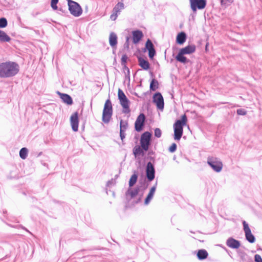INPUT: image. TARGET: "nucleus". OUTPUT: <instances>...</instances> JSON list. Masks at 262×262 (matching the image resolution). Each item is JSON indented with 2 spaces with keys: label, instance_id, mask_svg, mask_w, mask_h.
Wrapping results in <instances>:
<instances>
[{
  "label": "nucleus",
  "instance_id": "nucleus-18",
  "mask_svg": "<svg viewBox=\"0 0 262 262\" xmlns=\"http://www.w3.org/2000/svg\"><path fill=\"white\" fill-rule=\"evenodd\" d=\"M156 189V186H154L152 187L145 200V204L147 205L149 204L150 201L152 200L154 195L155 194V191Z\"/></svg>",
  "mask_w": 262,
  "mask_h": 262
},
{
  "label": "nucleus",
  "instance_id": "nucleus-8",
  "mask_svg": "<svg viewBox=\"0 0 262 262\" xmlns=\"http://www.w3.org/2000/svg\"><path fill=\"white\" fill-rule=\"evenodd\" d=\"M151 134L149 132H145L141 137L140 143L142 149L146 151L150 145Z\"/></svg>",
  "mask_w": 262,
  "mask_h": 262
},
{
  "label": "nucleus",
  "instance_id": "nucleus-10",
  "mask_svg": "<svg viewBox=\"0 0 262 262\" xmlns=\"http://www.w3.org/2000/svg\"><path fill=\"white\" fill-rule=\"evenodd\" d=\"M153 102L156 104L157 108L160 110L164 108V103L162 95L160 93H156L153 96Z\"/></svg>",
  "mask_w": 262,
  "mask_h": 262
},
{
  "label": "nucleus",
  "instance_id": "nucleus-41",
  "mask_svg": "<svg viewBox=\"0 0 262 262\" xmlns=\"http://www.w3.org/2000/svg\"><path fill=\"white\" fill-rule=\"evenodd\" d=\"M120 138H121V139L122 140V141L123 140V139L125 138V132H123V131H120Z\"/></svg>",
  "mask_w": 262,
  "mask_h": 262
},
{
  "label": "nucleus",
  "instance_id": "nucleus-19",
  "mask_svg": "<svg viewBox=\"0 0 262 262\" xmlns=\"http://www.w3.org/2000/svg\"><path fill=\"white\" fill-rule=\"evenodd\" d=\"M109 43L112 47L116 46L117 44V36L114 32H111L110 34Z\"/></svg>",
  "mask_w": 262,
  "mask_h": 262
},
{
  "label": "nucleus",
  "instance_id": "nucleus-26",
  "mask_svg": "<svg viewBox=\"0 0 262 262\" xmlns=\"http://www.w3.org/2000/svg\"><path fill=\"white\" fill-rule=\"evenodd\" d=\"M124 8V4L123 3L119 2L114 8L113 12H116L117 13H120L121 10Z\"/></svg>",
  "mask_w": 262,
  "mask_h": 262
},
{
  "label": "nucleus",
  "instance_id": "nucleus-5",
  "mask_svg": "<svg viewBox=\"0 0 262 262\" xmlns=\"http://www.w3.org/2000/svg\"><path fill=\"white\" fill-rule=\"evenodd\" d=\"M118 96L120 103L123 107V112L124 113H129V101L124 92L120 89L118 90Z\"/></svg>",
  "mask_w": 262,
  "mask_h": 262
},
{
  "label": "nucleus",
  "instance_id": "nucleus-22",
  "mask_svg": "<svg viewBox=\"0 0 262 262\" xmlns=\"http://www.w3.org/2000/svg\"><path fill=\"white\" fill-rule=\"evenodd\" d=\"M186 39V34L182 32L179 33L177 37V42L179 44H183L185 41Z\"/></svg>",
  "mask_w": 262,
  "mask_h": 262
},
{
  "label": "nucleus",
  "instance_id": "nucleus-38",
  "mask_svg": "<svg viewBox=\"0 0 262 262\" xmlns=\"http://www.w3.org/2000/svg\"><path fill=\"white\" fill-rule=\"evenodd\" d=\"M255 261L256 262H262V258L260 255L256 254L254 256Z\"/></svg>",
  "mask_w": 262,
  "mask_h": 262
},
{
  "label": "nucleus",
  "instance_id": "nucleus-42",
  "mask_svg": "<svg viewBox=\"0 0 262 262\" xmlns=\"http://www.w3.org/2000/svg\"><path fill=\"white\" fill-rule=\"evenodd\" d=\"M208 46H209V43H207L206 45V47H205V49H206V51L207 50V48H208Z\"/></svg>",
  "mask_w": 262,
  "mask_h": 262
},
{
  "label": "nucleus",
  "instance_id": "nucleus-36",
  "mask_svg": "<svg viewBox=\"0 0 262 262\" xmlns=\"http://www.w3.org/2000/svg\"><path fill=\"white\" fill-rule=\"evenodd\" d=\"M155 136L157 137V138H160L161 136V130L157 128L155 130Z\"/></svg>",
  "mask_w": 262,
  "mask_h": 262
},
{
  "label": "nucleus",
  "instance_id": "nucleus-27",
  "mask_svg": "<svg viewBox=\"0 0 262 262\" xmlns=\"http://www.w3.org/2000/svg\"><path fill=\"white\" fill-rule=\"evenodd\" d=\"M138 175L136 173H134L132 177H130L129 181V187H132L133 185L135 184L137 181Z\"/></svg>",
  "mask_w": 262,
  "mask_h": 262
},
{
  "label": "nucleus",
  "instance_id": "nucleus-34",
  "mask_svg": "<svg viewBox=\"0 0 262 262\" xmlns=\"http://www.w3.org/2000/svg\"><path fill=\"white\" fill-rule=\"evenodd\" d=\"M58 2V0H51V6L54 10L57 9V4Z\"/></svg>",
  "mask_w": 262,
  "mask_h": 262
},
{
  "label": "nucleus",
  "instance_id": "nucleus-9",
  "mask_svg": "<svg viewBox=\"0 0 262 262\" xmlns=\"http://www.w3.org/2000/svg\"><path fill=\"white\" fill-rule=\"evenodd\" d=\"M190 7L193 12H196L197 9H203L206 5V0H195L191 3Z\"/></svg>",
  "mask_w": 262,
  "mask_h": 262
},
{
  "label": "nucleus",
  "instance_id": "nucleus-11",
  "mask_svg": "<svg viewBox=\"0 0 262 262\" xmlns=\"http://www.w3.org/2000/svg\"><path fill=\"white\" fill-rule=\"evenodd\" d=\"M243 224L246 239L250 243H254L255 238L254 235L252 234L251 231L249 227L248 224L246 222V221H243Z\"/></svg>",
  "mask_w": 262,
  "mask_h": 262
},
{
  "label": "nucleus",
  "instance_id": "nucleus-37",
  "mask_svg": "<svg viewBox=\"0 0 262 262\" xmlns=\"http://www.w3.org/2000/svg\"><path fill=\"white\" fill-rule=\"evenodd\" d=\"M128 57L127 55H123L121 57V62L122 64H125L127 61Z\"/></svg>",
  "mask_w": 262,
  "mask_h": 262
},
{
  "label": "nucleus",
  "instance_id": "nucleus-6",
  "mask_svg": "<svg viewBox=\"0 0 262 262\" xmlns=\"http://www.w3.org/2000/svg\"><path fill=\"white\" fill-rule=\"evenodd\" d=\"M207 164L215 172H219L223 168V163L217 158L209 157L207 158Z\"/></svg>",
  "mask_w": 262,
  "mask_h": 262
},
{
  "label": "nucleus",
  "instance_id": "nucleus-33",
  "mask_svg": "<svg viewBox=\"0 0 262 262\" xmlns=\"http://www.w3.org/2000/svg\"><path fill=\"white\" fill-rule=\"evenodd\" d=\"M8 25L6 18L4 17L0 18V28H4Z\"/></svg>",
  "mask_w": 262,
  "mask_h": 262
},
{
  "label": "nucleus",
  "instance_id": "nucleus-39",
  "mask_svg": "<svg viewBox=\"0 0 262 262\" xmlns=\"http://www.w3.org/2000/svg\"><path fill=\"white\" fill-rule=\"evenodd\" d=\"M118 14V13H117L116 12H113V14H111V15L110 16V18L112 20H115L117 19V18Z\"/></svg>",
  "mask_w": 262,
  "mask_h": 262
},
{
  "label": "nucleus",
  "instance_id": "nucleus-25",
  "mask_svg": "<svg viewBox=\"0 0 262 262\" xmlns=\"http://www.w3.org/2000/svg\"><path fill=\"white\" fill-rule=\"evenodd\" d=\"M139 192V189L136 188L134 189H129L126 193L127 195H129L132 198L135 197L137 195Z\"/></svg>",
  "mask_w": 262,
  "mask_h": 262
},
{
  "label": "nucleus",
  "instance_id": "nucleus-23",
  "mask_svg": "<svg viewBox=\"0 0 262 262\" xmlns=\"http://www.w3.org/2000/svg\"><path fill=\"white\" fill-rule=\"evenodd\" d=\"M11 38L3 31L0 30V41L9 42Z\"/></svg>",
  "mask_w": 262,
  "mask_h": 262
},
{
  "label": "nucleus",
  "instance_id": "nucleus-31",
  "mask_svg": "<svg viewBox=\"0 0 262 262\" xmlns=\"http://www.w3.org/2000/svg\"><path fill=\"white\" fill-rule=\"evenodd\" d=\"M143 150L142 148H141L139 146H136L133 150V153L135 156L136 157L138 155L143 154Z\"/></svg>",
  "mask_w": 262,
  "mask_h": 262
},
{
  "label": "nucleus",
  "instance_id": "nucleus-4",
  "mask_svg": "<svg viewBox=\"0 0 262 262\" xmlns=\"http://www.w3.org/2000/svg\"><path fill=\"white\" fill-rule=\"evenodd\" d=\"M113 115V107L111 100L108 99L106 100L102 113V121L108 123Z\"/></svg>",
  "mask_w": 262,
  "mask_h": 262
},
{
  "label": "nucleus",
  "instance_id": "nucleus-13",
  "mask_svg": "<svg viewBox=\"0 0 262 262\" xmlns=\"http://www.w3.org/2000/svg\"><path fill=\"white\" fill-rule=\"evenodd\" d=\"M145 120V117L143 114H140L138 116L135 123V127L136 131L140 132L142 129Z\"/></svg>",
  "mask_w": 262,
  "mask_h": 262
},
{
  "label": "nucleus",
  "instance_id": "nucleus-40",
  "mask_svg": "<svg viewBox=\"0 0 262 262\" xmlns=\"http://www.w3.org/2000/svg\"><path fill=\"white\" fill-rule=\"evenodd\" d=\"M237 114L239 115H245L246 114V112L243 109H238L237 110Z\"/></svg>",
  "mask_w": 262,
  "mask_h": 262
},
{
  "label": "nucleus",
  "instance_id": "nucleus-17",
  "mask_svg": "<svg viewBox=\"0 0 262 262\" xmlns=\"http://www.w3.org/2000/svg\"><path fill=\"white\" fill-rule=\"evenodd\" d=\"M132 34L133 41L135 44L138 43L143 37L142 32L139 30L133 31Z\"/></svg>",
  "mask_w": 262,
  "mask_h": 262
},
{
  "label": "nucleus",
  "instance_id": "nucleus-29",
  "mask_svg": "<svg viewBox=\"0 0 262 262\" xmlns=\"http://www.w3.org/2000/svg\"><path fill=\"white\" fill-rule=\"evenodd\" d=\"M128 127L127 121L121 120L120 122V130L125 132Z\"/></svg>",
  "mask_w": 262,
  "mask_h": 262
},
{
  "label": "nucleus",
  "instance_id": "nucleus-7",
  "mask_svg": "<svg viewBox=\"0 0 262 262\" xmlns=\"http://www.w3.org/2000/svg\"><path fill=\"white\" fill-rule=\"evenodd\" d=\"M69 10L72 15L75 17L79 16L82 13L80 6L76 2L68 0Z\"/></svg>",
  "mask_w": 262,
  "mask_h": 262
},
{
  "label": "nucleus",
  "instance_id": "nucleus-28",
  "mask_svg": "<svg viewBox=\"0 0 262 262\" xmlns=\"http://www.w3.org/2000/svg\"><path fill=\"white\" fill-rule=\"evenodd\" d=\"M28 150L27 148L23 147L19 151V156L23 159H26Z\"/></svg>",
  "mask_w": 262,
  "mask_h": 262
},
{
  "label": "nucleus",
  "instance_id": "nucleus-2",
  "mask_svg": "<svg viewBox=\"0 0 262 262\" xmlns=\"http://www.w3.org/2000/svg\"><path fill=\"white\" fill-rule=\"evenodd\" d=\"M195 51V46L194 45H189L185 48L180 50L179 52L176 57V59L179 62L182 63H186L189 62L184 55L190 54L194 53Z\"/></svg>",
  "mask_w": 262,
  "mask_h": 262
},
{
  "label": "nucleus",
  "instance_id": "nucleus-35",
  "mask_svg": "<svg viewBox=\"0 0 262 262\" xmlns=\"http://www.w3.org/2000/svg\"><path fill=\"white\" fill-rule=\"evenodd\" d=\"M177 145L176 143H172L169 148V151L170 152H173L176 150Z\"/></svg>",
  "mask_w": 262,
  "mask_h": 262
},
{
  "label": "nucleus",
  "instance_id": "nucleus-12",
  "mask_svg": "<svg viewBox=\"0 0 262 262\" xmlns=\"http://www.w3.org/2000/svg\"><path fill=\"white\" fill-rule=\"evenodd\" d=\"M146 177L149 181H151L155 178V170L153 164L149 162L147 164L146 168Z\"/></svg>",
  "mask_w": 262,
  "mask_h": 262
},
{
  "label": "nucleus",
  "instance_id": "nucleus-15",
  "mask_svg": "<svg viewBox=\"0 0 262 262\" xmlns=\"http://www.w3.org/2000/svg\"><path fill=\"white\" fill-rule=\"evenodd\" d=\"M146 49L148 51V56L150 58L152 59L155 55L156 51L154 47V45L150 40L148 39L145 45Z\"/></svg>",
  "mask_w": 262,
  "mask_h": 262
},
{
  "label": "nucleus",
  "instance_id": "nucleus-32",
  "mask_svg": "<svg viewBox=\"0 0 262 262\" xmlns=\"http://www.w3.org/2000/svg\"><path fill=\"white\" fill-rule=\"evenodd\" d=\"M233 2L234 0H221V5L224 8H226Z\"/></svg>",
  "mask_w": 262,
  "mask_h": 262
},
{
  "label": "nucleus",
  "instance_id": "nucleus-16",
  "mask_svg": "<svg viewBox=\"0 0 262 262\" xmlns=\"http://www.w3.org/2000/svg\"><path fill=\"white\" fill-rule=\"evenodd\" d=\"M226 244L228 247L233 249H237L240 247L241 245L238 241L236 240L232 237L229 238L227 239Z\"/></svg>",
  "mask_w": 262,
  "mask_h": 262
},
{
  "label": "nucleus",
  "instance_id": "nucleus-21",
  "mask_svg": "<svg viewBox=\"0 0 262 262\" xmlns=\"http://www.w3.org/2000/svg\"><path fill=\"white\" fill-rule=\"evenodd\" d=\"M62 100L66 104L71 105L73 103L72 98L68 94L59 93Z\"/></svg>",
  "mask_w": 262,
  "mask_h": 262
},
{
  "label": "nucleus",
  "instance_id": "nucleus-30",
  "mask_svg": "<svg viewBox=\"0 0 262 262\" xmlns=\"http://www.w3.org/2000/svg\"><path fill=\"white\" fill-rule=\"evenodd\" d=\"M158 88V82L155 79H152L150 84V89L151 91H155Z\"/></svg>",
  "mask_w": 262,
  "mask_h": 262
},
{
  "label": "nucleus",
  "instance_id": "nucleus-14",
  "mask_svg": "<svg viewBox=\"0 0 262 262\" xmlns=\"http://www.w3.org/2000/svg\"><path fill=\"white\" fill-rule=\"evenodd\" d=\"M78 114L77 112H75L70 117V122L72 126V129L74 132H77L78 129Z\"/></svg>",
  "mask_w": 262,
  "mask_h": 262
},
{
  "label": "nucleus",
  "instance_id": "nucleus-1",
  "mask_svg": "<svg viewBox=\"0 0 262 262\" xmlns=\"http://www.w3.org/2000/svg\"><path fill=\"white\" fill-rule=\"evenodd\" d=\"M19 71V66L15 62L7 61L0 63V77L9 78L16 75Z\"/></svg>",
  "mask_w": 262,
  "mask_h": 262
},
{
  "label": "nucleus",
  "instance_id": "nucleus-24",
  "mask_svg": "<svg viewBox=\"0 0 262 262\" xmlns=\"http://www.w3.org/2000/svg\"><path fill=\"white\" fill-rule=\"evenodd\" d=\"M208 254L206 250L202 249L198 251L197 256L199 259L202 260L207 258Z\"/></svg>",
  "mask_w": 262,
  "mask_h": 262
},
{
  "label": "nucleus",
  "instance_id": "nucleus-3",
  "mask_svg": "<svg viewBox=\"0 0 262 262\" xmlns=\"http://www.w3.org/2000/svg\"><path fill=\"white\" fill-rule=\"evenodd\" d=\"M187 117L186 115L181 117V119L178 120L173 125L174 138L176 140H179L183 134V127L186 124Z\"/></svg>",
  "mask_w": 262,
  "mask_h": 262
},
{
  "label": "nucleus",
  "instance_id": "nucleus-20",
  "mask_svg": "<svg viewBox=\"0 0 262 262\" xmlns=\"http://www.w3.org/2000/svg\"><path fill=\"white\" fill-rule=\"evenodd\" d=\"M139 66L144 70H147L149 68V63L147 60L140 57L138 58Z\"/></svg>",
  "mask_w": 262,
  "mask_h": 262
}]
</instances>
